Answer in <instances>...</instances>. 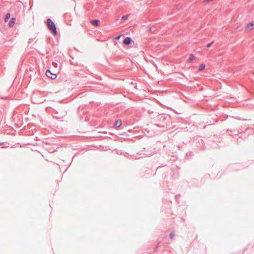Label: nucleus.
I'll return each mask as SVG.
<instances>
[{"label": "nucleus", "mask_w": 254, "mask_h": 254, "mask_svg": "<svg viewBox=\"0 0 254 254\" xmlns=\"http://www.w3.org/2000/svg\"><path fill=\"white\" fill-rule=\"evenodd\" d=\"M166 124H166V123L165 122V123H164V124L162 125V127H164V126H165V125H166Z\"/></svg>", "instance_id": "obj_17"}, {"label": "nucleus", "mask_w": 254, "mask_h": 254, "mask_svg": "<svg viewBox=\"0 0 254 254\" xmlns=\"http://www.w3.org/2000/svg\"><path fill=\"white\" fill-rule=\"evenodd\" d=\"M254 24L253 23H249L247 26V28L248 29L251 30L253 28Z\"/></svg>", "instance_id": "obj_9"}, {"label": "nucleus", "mask_w": 254, "mask_h": 254, "mask_svg": "<svg viewBox=\"0 0 254 254\" xmlns=\"http://www.w3.org/2000/svg\"><path fill=\"white\" fill-rule=\"evenodd\" d=\"M46 75L47 77L52 79H55L57 78V75L55 73H52L50 70L47 69L46 71Z\"/></svg>", "instance_id": "obj_2"}, {"label": "nucleus", "mask_w": 254, "mask_h": 254, "mask_svg": "<svg viewBox=\"0 0 254 254\" xmlns=\"http://www.w3.org/2000/svg\"><path fill=\"white\" fill-rule=\"evenodd\" d=\"M123 43L127 45H130L131 43H133V41H132V39L129 37H126L123 41Z\"/></svg>", "instance_id": "obj_3"}, {"label": "nucleus", "mask_w": 254, "mask_h": 254, "mask_svg": "<svg viewBox=\"0 0 254 254\" xmlns=\"http://www.w3.org/2000/svg\"><path fill=\"white\" fill-rule=\"evenodd\" d=\"M10 13H7L6 16H5V21H6L8 19L10 18Z\"/></svg>", "instance_id": "obj_12"}, {"label": "nucleus", "mask_w": 254, "mask_h": 254, "mask_svg": "<svg viewBox=\"0 0 254 254\" xmlns=\"http://www.w3.org/2000/svg\"><path fill=\"white\" fill-rule=\"evenodd\" d=\"M167 117L165 115H162L158 117L157 119L161 121H165L167 119Z\"/></svg>", "instance_id": "obj_6"}, {"label": "nucleus", "mask_w": 254, "mask_h": 254, "mask_svg": "<svg viewBox=\"0 0 254 254\" xmlns=\"http://www.w3.org/2000/svg\"><path fill=\"white\" fill-rule=\"evenodd\" d=\"M3 144V143H0V145H2Z\"/></svg>", "instance_id": "obj_18"}, {"label": "nucleus", "mask_w": 254, "mask_h": 254, "mask_svg": "<svg viewBox=\"0 0 254 254\" xmlns=\"http://www.w3.org/2000/svg\"><path fill=\"white\" fill-rule=\"evenodd\" d=\"M120 38V36H118L115 38V39L119 40Z\"/></svg>", "instance_id": "obj_16"}, {"label": "nucleus", "mask_w": 254, "mask_h": 254, "mask_svg": "<svg viewBox=\"0 0 254 254\" xmlns=\"http://www.w3.org/2000/svg\"><path fill=\"white\" fill-rule=\"evenodd\" d=\"M91 23L96 26H99L100 24V21L98 19H94L91 21Z\"/></svg>", "instance_id": "obj_5"}, {"label": "nucleus", "mask_w": 254, "mask_h": 254, "mask_svg": "<svg viewBox=\"0 0 254 254\" xmlns=\"http://www.w3.org/2000/svg\"><path fill=\"white\" fill-rule=\"evenodd\" d=\"M195 58V57L193 54H191L190 55V57L188 59V61L190 62H191V61H193V60H194Z\"/></svg>", "instance_id": "obj_10"}, {"label": "nucleus", "mask_w": 254, "mask_h": 254, "mask_svg": "<svg viewBox=\"0 0 254 254\" xmlns=\"http://www.w3.org/2000/svg\"><path fill=\"white\" fill-rule=\"evenodd\" d=\"M47 23L49 30L52 31L54 34L56 35L57 31L54 22L50 18H48L47 20Z\"/></svg>", "instance_id": "obj_1"}, {"label": "nucleus", "mask_w": 254, "mask_h": 254, "mask_svg": "<svg viewBox=\"0 0 254 254\" xmlns=\"http://www.w3.org/2000/svg\"><path fill=\"white\" fill-rule=\"evenodd\" d=\"M213 42H212L211 43H210L207 44L206 46V47H207V48L210 47L211 46V45L213 44Z\"/></svg>", "instance_id": "obj_14"}, {"label": "nucleus", "mask_w": 254, "mask_h": 254, "mask_svg": "<svg viewBox=\"0 0 254 254\" xmlns=\"http://www.w3.org/2000/svg\"><path fill=\"white\" fill-rule=\"evenodd\" d=\"M128 17V14H127L126 15L123 16L122 17V20L123 21H125V20H127V19Z\"/></svg>", "instance_id": "obj_11"}, {"label": "nucleus", "mask_w": 254, "mask_h": 254, "mask_svg": "<svg viewBox=\"0 0 254 254\" xmlns=\"http://www.w3.org/2000/svg\"><path fill=\"white\" fill-rule=\"evenodd\" d=\"M154 151H152V153H149V154H145L147 156H149L150 155H153Z\"/></svg>", "instance_id": "obj_15"}, {"label": "nucleus", "mask_w": 254, "mask_h": 254, "mask_svg": "<svg viewBox=\"0 0 254 254\" xmlns=\"http://www.w3.org/2000/svg\"><path fill=\"white\" fill-rule=\"evenodd\" d=\"M170 238L171 239H173L174 238V232L172 231L170 234Z\"/></svg>", "instance_id": "obj_13"}, {"label": "nucleus", "mask_w": 254, "mask_h": 254, "mask_svg": "<svg viewBox=\"0 0 254 254\" xmlns=\"http://www.w3.org/2000/svg\"><path fill=\"white\" fill-rule=\"evenodd\" d=\"M122 124V122L120 120H117L114 124V126L115 128H119Z\"/></svg>", "instance_id": "obj_4"}, {"label": "nucleus", "mask_w": 254, "mask_h": 254, "mask_svg": "<svg viewBox=\"0 0 254 254\" xmlns=\"http://www.w3.org/2000/svg\"><path fill=\"white\" fill-rule=\"evenodd\" d=\"M15 21H16V19H15V18H13H13H12L10 20V21H9V23H8L9 26L10 27H12V26L14 25V24H15Z\"/></svg>", "instance_id": "obj_7"}, {"label": "nucleus", "mask_w": 254, "mask_h": 254, "mask_svg": "<svg viewBox=\"0 0 254 254\" xmlns=\"http://www.w3.org/2000/svg\"><path fill=\"white\" fill-rule=\"evenodd\" d=\"M205 65L203 64H200L198 68V71H200L203 70L205 68Z\"/></svg>", "instance_id": "obj_8"}]
</instances>
